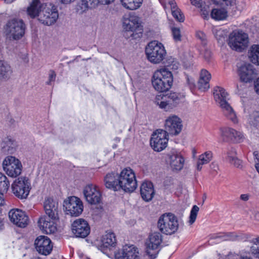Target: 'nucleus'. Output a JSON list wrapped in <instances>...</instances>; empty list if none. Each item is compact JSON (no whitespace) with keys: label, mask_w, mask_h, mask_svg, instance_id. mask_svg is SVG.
<instances>
[{"label":"nucleus","mask_w":259,"mask_h":259,"mask_svg":"<svg viewBox=\"0 0 259 259\" xmlns=\"http://www.w3.org/2000/svg\"><path fill=\"white\" fill-rule=\"evenodd\" d=\"M172 82V74L166 68L156 71L152 79L153 88L155 90L161 92L156 96L155 103L166 111L175 107L179 101L178 95L176 93H170L166 95L162 93L171 88Z\"/></svg>","instance_id":"nucleus-1"},{"label":"nucleus","mask_w":259,"mask_h":259,"mask_svg":"<svg viewBox=\"0 0 259 259\" xmlns=\"http://www.w3.org/2000/svg\"><path fill=\"white\" fill-rule=\"evenodd\" d=\"M228 94L225 90L220 87L213 89V96L215 102L219 105L224 116L234 123L238 122L236 113L227 101Z\"/></svg>","instance_id":"nucleus-2"},{"label":"nucleus","mask_w":259,"mask_h":259,"mask_svg":"<svg viewBox=\"0 0 259 259\" xmlns=\"http://www.w3.org/2000/svg\"><path fill=\"white\" fill-rule=\"evenodd\" d=\"M122 26L124 30V35L128 38L140 37L143 33V26L141 25L140 18L135 14H130L123 18Z\"/></svg>","instance_id":"nucleus-3"},{"label":"nucleus","mask_w":259,"mask_h":259,"mask_svg":"<svg viewBox=\"0 0 259 259\" xmlns=\"http://www.w3.org/2000/svg\"><path fill=\"white\" fill-rule=\"evenodd\" d=\"M119 190L132 192L137 187V182L134 171L130 167L124 168L118 176Z\"/></svg>","instance_id":"nucleus-4"},{"label":"nucleus","mask_w":259,"mask_h":259,"mask_svg":"<svg viewBox=\"0 0 259 259\" xmlns=\"http://www.w3.org/2000/svg\"><path fill=\"white\" fill-rule=\"evenodd\" d=\"M145 53L147 59L150 62L158 64L164 59L166 51L161 43L157 41H152L146 46Z\"/></svg>","instance_id":"nucleus-5"},{"label":"nucleus","mask_w":259,"mask_h":259,"mask_svg":"<svg viewBox=\"0 0 259 259\" xmlns=\"http://www.w3.org/2000/svg\"><path fill=\"white\" fill-rule=\"evenodd\" d=\"M59 17L57 7L52 4L43 3L39 12L38 21L42 24L51 26L56 23Z\"/></svg>","instance_id":"nucleus-6"},{"label":"nucleus","mask_w":259,"mask_h":259,"mask_svg":"<svg viewBox=\"0 0 259 259\" xmlns=\"http://www.w3.org/2000/svg\"><path fill=\"white\" fill-rule=\"evenodd\" d=\"M5 29L7 37L18 40L25 33V25L21 19H13L8 22Z\"/></svg>","instance_id":"nucleus-7"},{"label":"nucleus","mask_w":259,"mask_h":259,"mask_svg":"<svg viewBox=\"0 0 259 259\" xmlns=\"http://www.w3.org/2000/svg\"><path fill=\"white\" fill-rule=\"evenodd\" d=\"M157 226L163 234H174L177 231L179 227L177 218L171 213L163 214L159 218Z\"/></svg>","instance_id":"nucleus-8"},{"label":"nucleus","mask_w":259,"mask_h":259,"mask_svg":"<svg viewBox=\"0 0 259 259\" xmlns=\"http://www.w3.org/2000/svg\"><path fill=\"white\" fill-rule=\"evenodd\" d=\"M31 188L30 181L26 177L18 178L12 184V193L20 199H26L28 197Z\"/></svg>","instance_id":"nucleus-9"},{"label":"nucleus","mask_w":259,"mask_h":259,"mask_svg":"<svg viewBox=\"0 0 259 259\" xmlns=\"http://www.w3.org/2000/svg\"><path fill=\"white\" fill-rule=\"evenodd\" d=\"M248 43L247 34L241 30H234L229 35L228 45L232 50L241 52L246 48Z\"/></svg>","instance_id":"nucleus-10"},{"label":"nucleus","mask_w":259,"mask_h":259,"mask_svg":"<svg viewBox=\"0 0 259 259\" xmlns=\"http://www.w3.org/2000/svg\"><path fill=\"white\" fill-rule=\"evenodd\" d=\"M162 242V236L158 232L150 234L146 242V252L152 259L156 257L161 249V244Z\"/></svg>","instance_id":"nucleus-11"},{"label":"nucleus","mask_w":259,"mask_h":259,"mask_svg":"<svg viewBox=\"0 0 259 259\" xmlns=\"http://www.w3.org/2000/svg\"><path fill=\"white\" fill-rule=\"evenodd\" d=\"M3 168L8 176L16 178L22 172V165L15 157L8 156L3 160Z\"/></svg>","instance_id":"nucleus-12"},{"label":"nucleus","mask_w":259,"mask_h":259,"mask_svg":"<svg viewBox=\"0 0 259 259\" xmlns=\"http://www.w3.org/2000/svg\"><path fill=\"white\" fill-rule=\"evenodd\" d=\"M63 206L66 213L71 217H78L83 210L82 201L76 196H71L64 201Z\"/></svg>","instance_id":"nucleus-13"},{"label":"nucleus","mask_w":259,"mask_h":259,"mask_svg":"<svg viewBox=\"0 0 259 259\" xmlns=\"http://www.w3.org/2000/svg\"><path fill=\"white\" fill-rule=\"evenodd\" d=\"M168 141V135L164 130L158 129L152 135L150 145L154 151L160 152L166 147Z\"/></svg>","instance_id":"nucleus-14"},{"label":"nucleus","mask_w":259,"mask_h":259,"mask_svg":"<svg viewBox=\"0 0 259 259\" xmlns=\"http://www.w3.org/2000/svg\"><path fill=\"white\" fill-rule=\"evenodd\" d=\"M183 127L182 121L180 118L175 115L168 116L165 121V130L166 134L177 136L179 135Z\"/></svg>","instance_id":"nucleus-15"},{"label":"nucleus","mask_w":259,"mask_h":259,"mask_svg":"<svg viewBox=\"0 0 259 259\" xmlns=\"http://www.w3.org/2000/svg\"><path fill=\"white\" fill-rule=\"evenodd\" d=\"M71 230L75 237L81 238L87 237L91 231L89 223L83 219L75 220L72 224Z\"/></svg>","instance_id":"nucleus-16"},{"label":"nucleus","mask_w":259,"mask_h":259,"mask_svg":"<svg viewBox=\"0 0 259 259\" xmlns=\"http://www.w3.org/2000/svg\"><path fill=\"white\" fill-rule=\"evenodd\" d=\"M83 193L87 201L91 204H97L101 201V194L96 185H87L83 189Z\"/></svg>","instance_id":"nucleus-17"},{"label":"nucleus","mask_w":259,"mask_h":259,"mask_svg":"<svg viewBox=\"0 0 259 259\" xmlns=\"http://www.w3.org/2000/svg\"><path fill=\"white\" fill-rule=\"evenodd\" d=\"M9 217L11 222L19 227L25 228L28 224V217L21 210L11 209L9 212Z\"/></svg>","instance_id":"nucleus-18"},{"label":"nucleus","mask_w":259,"mask_h":259,"mask_svg":"<svg viewBox=\"0 0 259 259\" xmlns=\"http://www.w3.org/2000/svg\"><path fill=\"white\" fill-rule=\"evenodd\" d=\"M34 246L39 253L45 255L49 254L53 248L51 240L45 236L37 237L35 240Z\"/></svg>","instance_id":"nucleus-19"},{"label":"nucleus","mask_w":259,"mask_h":259,"mask_svg":"<svg viewBox=\"0 0 259 259\" xmlns=\"http://www.w3.org/2000/svg\"><path fill=\"white\" fill-rule=\"evenodd\" d=\"M116 259H141L138 248L133 245H125L121 251L115 254Z\"/></svg>","instance_id":"nucleus-20"},{"label":"nucleus","mask_w":259,"mask_h":259,"mask_svg":"<svg viewBox=\"0 0 259 259\" xmlns=\"http://www.w3.org/2000/svg\"><path fill=\"white\" fill-rule=\"evenodd\" d=\"M238 74L241 81L245 82L251 81L256 76L253 66L250 64H245L240 66L238 69Z\"/></svg>","instance_id":"nucleus-21"},{"label":"nucleus","mask_w":259,"mask_h":259,"mask_svg":"<svg viewBox=\"0 0 259 259\" xmlns=\"http://www.w3.org/2000/svg\"><path fill=\"white\" fill-rule=\"evenodd\" d=\"M44 207L46 214L53 220L58 219V203L52 198L45 199Z\"/></svg>","instance_id":"nucleus-22"},{"label":"nucleus","mask_w":259,"mask_h":259,"mask_svg":"<svg viewBox=\"0 0 259 259\" xmlns=\"http://www.w3.org/2000/svg\"><path fill=\"white\" fill-rule=\"evenodd\" d=\"M54 221L48 216H41L38 221V226L44 233L46 234L54 233L56 231V227Z\"/></svg>","instance_id":"nucleus-23"},{"label":"nucleus","mask_w":259,"mask_h":259,"mask_svg":"<svg viewBox=\"0 0 259 259\" xmlns=\"http://www.w3.org/2000/svg\"><path fill=\"white\" fill-rule=\"evenodd\" d=\"M221 135L224 140H231L235 142H239L243 138V135L230 127H222L220 128Z\"/></svg>","instance_id":"nucleus-24"},{"label":"nucleus","mask_w":259,"mask_h":259,"mask_svg":"<svg viewBox=\"0 0 259 259\" xmlns=\"http://www.w3.org/2000/svg\"><path fill=\"white\" fill-rule=\"evenodd\" d=\"M116 243V239L114 233L106 232V234L103 236L101 240V250L105 253L108 248L110 249L111 247L115 246Z\"/></svg>","instance_id":"nucleus-25"},{"label":"nucleus","mask_w":259,"mask_h":259,"mask_svg":"<svg viewBox=\"0 0 259 259\" xmlns=\"http://www.w3.org/2000/svg\"><path fill=\"white\" fill-rule=\"evenodd\" d=\"M140 192L142 198L145 201L151 200L155 194L153 184L150 182L143 183L141 186Z\"/></svg>","instance_id":"nucleus-26"},{"label":"nucleus","mask_w":259,"mask_h":259,"mask_svg":"<svg viewBox=\"0 0 259 259\" xmlns=\"http://www.w3.org/2000/svg\"><path fill=\"white\" fill-rule=\"evenodd\" d=\"M119 175L115 172L108 173L104 178V183L107 188L115 191H119L118 181L117 180Z\"/></svg>","instance_id":"nucleus-27"},{"label":"nucleus","mask_w":259,"mask_h":259,"mask_svg":"<svg viewBox=\"0 0 259 259\" xmlns=\"http://www.w3.org/2000/svg\"><path fill=\"white\" fill-rule=\"evenodd\" d=\"M211 74L205 69H202L200 78L198 81V89L202 91H205L209 88V80Z\"/></svg>","instance_id":"nucleus-28"},{"label":"nucleus","mask_w":259,"mask_h":259,"mask_svg":"<svg viewBox=\"0 0 259 259\" xmlns=\"http://www.w3.org/2000/svg\"><path fill=\"white\" fill-rule=\"evenodd\" d=\"M248 239V235L245 234H237L235 232L222 233V241H246Z\"/></svg>","instance_id":"nucleus-29"},{"label":"nucleus","mask_w":259,"mask_h":259,"mask_svg":"<svg viewBox=\"0 0 259 259\" xmlns=\"http://www.w3.org/2000/svg\"><path fill=\"white\" fill-rule=\"evenodd\" d=\"M170 165L176 170H181L184 166V159L182 156L177 152L172 153L169 155Z\"/></svg>","instance_id":"nucleus-30"},{"label":"nucleus","mask_w":259,"mask_h":259,"mask_svg":"<svg viewBox=\"0 0 259 259\" xmlns=\"http://www.w3.org/2000/svg\"><path fill=\"white\" fill-rule=\"evenodd\" d=\"M42 4L39 0H33L30 6L27 8V13L28 15L32 19L36 17H37L38 19Z\"/></svg>","instance_id":"nucleus-31"},{"label":"nucleus","mask_w":259,"mask_h":259,"mask_svg":"<svg viewBox=\"0 0 259 259\" xmlns=\"http://www.w3.org/2000/svg\"><path fill=\"white\" fill-rule=\"evenodd\" d=\"M10 183L7 177L0 172V205H5V200L4 193L7 192Z\"/></svg>","instance_id":"nucleus-32"},{"label":"nucleus","mask_w":259,"mask_h":259,"mask_svg":"<svg viewBox=\"0 0 259 259\" xmlns=\"http://www.w3.org/2000/svg\"><path fill=\"white\" fill-rule=\"evenodd\" d=\"M166 3L170 6L172 16L180 22L184 21L185 17L181 10L178 7L175 0H167Z\"/></svg>","instance_id":"nucleus-33"},{"label":"nucleus","mask_w":259,"mask_h":259,"mask_svg":"<svg viewBox=\"0 0 259 259\" xmlns=\"http://www.w3.org/2000/svg\"><path fill=\"white\" fill-rule=\"evenodd\" d=\"M12 72L10 65L4 60H0V80H7L10 77Z\"/></svg>","instance_id":"nucleus-34"},{"label":"nucleus","mask_w":259,"mask_h":259,"mask_svg":"<svg viewBox=\"0 0 259 259\" xmlns=\"http://www.w3.org/2000/svg\"><path fill=\"white\" fill-rule=\"evenodd\" d=\"M1 147L2 151L5 153H13L15 150L14 141L8 137L3 139Z\"/></svg>","instance_id":"nucleus-35"},{"label":"nucleus","mask_w":259,"mask_h":259,"mask_svg":"<svg viewBox=\"0 0 259 259\" xmlns=\"http://www.w3.org/2000/svg\"><path fill=\"white\" fill-rule=\"evenodd\" d=\"M226 154V159L227 161L236 167L239 168L240 167L242 161L237 157L236 151L235 148H231L228 150Z\"/></svg>","instance_id":"nucleus-36"},{"label":"nucleus","mask_w":259,"mask_h":259,"mask_svg":"<svg viewBox=\"0 0 259 259\" xmlns=\"http://www.w3.org/2000/svg\"><path fill=\"white\" fill-rule=\"evenodd\" d=\"M248 56L252 63L259 65V45L252 46L248 53Z\"/></svg>","instance_id":"nucleus-37"},{"label":"nucleus","mask_w":259,"mask_h":259,"mask_svg":"<svg viewBox=\"0 0 259 259\" xmlns=\"http://www.w3.org/2000/svg\"><path fill=\"white\" fill-rule=\"evenodd\" d=\"M120 2L126 9L134 10L140 7L143 0H120Z\"/></svg>","instance_id":"nucleus-38"},{"label":"nucleus","mask_w":259,"mask_h":259,"mask_svg":"<svg viewBox=\"0 0 259 259\" xmlns=\"http://www.w3.org/2000/svg\"><path fill=\"white\" fill-rule=\"evenodd\" d=\"M228 12L224 8L213 9L211 12V18L217 20L225 19L228 16Z\"/></svg>","instance_id":"nucleus-39"},{"label":"nucleus","mask_w":259,"mask_h":259,"mask_svg":"<svg viewBox=\"0 0 259 259\" xmlns=\"http://www.w3.org/2000/svg\"><path fill=\"white\" fill-rule=\"evenodd\" d=\"M98 4H99V0H81L78 6L81 12H84L89 8L95 7Z\"/></svg>","instance_id":"nucleus-40"},{"label":"nucleus","mask_w":259,"mask_h":259,"mask_svg":"<svg viewBox=\"0 0 259 259\" xmlns=\"http://www.w3.org/2000/svg\"><path fill=\"white\" fill-rule=\"evenodd\" d=\"M213 33L218 41L220 44H223L225 41L227 37V31L221 28H213L212 29Z\"/></svg>","instance_id":"nucleus-41"},{"label":"nucleus","mask_w":259,"mask_h":259,"mask_svg":"<svg viewBox=\"0 0 259 259\" xmlns=\"http://www.w3.org/2000/svg\"><path fill=\"white\" fill-rule=\"evenodd\" d=\"M212 2L218 5L226 7L227 9L234 8L236 4V0H211Z\"/></svg>","instance_id":"nucleus-42"},{"label":"nucleus","mask_w":259,"mask_h":259,"mask_svg":"<svg viewBox=\"0 0 259 259\" xmlns=\"http://www.w3.org/2000/svg\"><path fill=\"white\" fill-rule=\"evenodd\" d=\"M212 158V153L211 151H206L203 154L200 155L199 158V161L201 164H206L211 160Z\"/></svg>","instance_id":"nucleus-43"},{"label":"nucleus","mask_w":259,"mask_h":259,"mask_svg":"<svg viewBox=\"0 0 259 259\" xmlns=\"http://www.w3.org/2000/svg\"><path fill=\"white\" fill-rule=\"evenodd\" d=\"M199 208L197 205H194L190 211L189 222L190 224H192L194 223L196 219L198 212L199 211Z\"/></svg>","instance_id":"nucleus-44"},{"label":"nucleus","mask_w":259,"mask_h":259,"mask_svg":"<svg viewBox=\"0 0 259 259\" xmlns=\"http://www.w3.org/2000/svg\"><path fill=\"white\" fill-rule=\"evenodd\" d=\"M171 31L174 40L176 42L181 41L182 35L180 28L172 27L171 28Z\"/></svg>","instance_id":"nucleus-45"},{"label":"nucleus","mask_w":259,"mask_h":259,"mask_svg":"<svg viewBox=\"0 0 259 259\" xmlns=\"http://www.w3.org/2000/svg\"><path fill=\"white\" fill-rule=\"evenodd\" d=\"M186 84L189 87L190 90L192 92L196 88L195 81L194 78L188 75L186 76Z\"/></svg>","instance_id":"nucleus-46"},{"label":"nucleus","mask_w":259,"mask_h":259,"mask_svg":"<svg viewBox=\"0 0 259 259\" xmlns=\"http://www.w3.org/2000/svg\"><path fill=\"white\" fill-rule=\"evenodd\" d=\"M200 14L204 19H207L209 15V9L208 6L205 5L203 7L200 8Z\"/></svg>","instance_id":"nucleus-47"},{"label":"nucleus","mask_w":259,"mask_h":259,"mask_svg":"<svg viewBox=\"0 0 259 259\" xmlns=\"http://www.w3.org/2000/svg\"><path fill=\"white\" fill-rule=\"evenodd\" d=\"M250 251L255 258L259 259V246H251Z\"/></svg>","instance_id":"nucleus-48"},{"label":"nucleus","mask_w":259,"mask_h":259,"mask_svg":"<svg viewBox=\"0 0 259 259\" xmlns=\"http://www.w3.org/2000/svg\"><path fill=\"white\" fill-rule=\"evenodd\" d=\"M56 76L55 72L53 70H51L49 73V80L47 82V83L49 85L51 84V82L55 80Z\"/></svg>","instance_id":"nucleus-49"},{"label":"nucleus","mask_w":259,"mask_h":259,"mask_svg":"<svg viewBox=\"0 0 259 259\" xmlns=\"http://www.w3.org/2000/svg\"><path fill=\"white\" fill-rule=\"evenodd\" d=\"M196 36L202 41H204V45L206 44V36L203 32L201 31L197 32L196 33Z\"/></svg>","instance_id":"nucleus-50"},{"label":"nucleus","mask_w":259,"mask_h":259,"mask_svg":"<svg viewBox=\"0 0 259 259\" xmlns=\"http://www.w3.org/2000/svg\"><path fill=\"white\" fill-rule=\"evenodd\" d=\"M211 52L208 49H205L204 52V58L207 61L209 62L211 58Z\"/></svg>","instance_id":"nucleus-51"},{"label":"nucleus","mask_w":259,"mask_h":259,"mask_svg":"<svg viewBox=\"0 0 259 259\" xmlns=\"http://www.w3.org/2000/svg\"><path fill=\"white\" fill-rule=\"evenodd\" d=\"M192 5L201 8L202 2V0H190Z\"/></svg>","instance_id":"nucleus-52"},{"label":"nucleus","mask_w":259,"mask_h":259,"mask_svg":"<svg viewBox=\"0 0 259 259\" xmlns=\"http://www.w3.org/2000/svg\"><path fill=\"white\" fill-rule=\"evenodd\" d=\"M210 239H219L222 241V233L212 234L210 237Z\"/></svg>","instance_id":"nucleus-53"},{"label":"nucleus","mask_w":259,"mask_h":259,"mask_svg":"<svg viewBox=\"0 0 259 259\" xmlns=\"http://www.w3.org/2000/svg\"><path fill=\"white\" fill-rule=\"evenodd\" d=\"M76 0H58L61 4L67 5L73 3Z\"/></svg>","instance_id":"nucleus-54"},{"label":"nucleus","mask_w":259,"mask_h":259,"mask_svg":"<svg viewBox=\"0 0 259 259\" xmlns=\"http://www.w3.org/2000/svg\"><path fill=\"white\" fill-rule=\"evenodd\" d=\"M114 1V0H99V3L102 5H108Z\"/></svg>","instance_id":"nucleus-55"},{"label":"nucleus","mask_w":259,"mask_h":259,"mask_svg":"<svg viewBox=\"0 0 259 259\" xmlns=\"http://www.w3.org/2000/svg\"><path fill=\"white\" fill-rule=\"evenodd\" d=\"M249 198V195L244 194L240 195V199L243 201H247Z\"/></svg>","instance_id":"nucleus-56"},{"label":"nucleus","mask_w":259,"mask_h":259,"mask_svg":"<svg viewBox=\"0 0 259 259\" xmlns=\"http://www.w3.org/2000/svg\"><path fill=\"white\" fill-rule=\"evenodd\" d=\"M251 243L254 245H259V236L251 240Z\"/></svg>","instance_id":"nucleus-57"},{"label":"nucleus","mask_w":259,"mask_h":259,"mask_svg":"<svg viewBox=\"0 0 259 259\" xmlns=\"http://www.w3.org/2000/svg\"><path fill=\"white\" fill-rule=\"evenodd\" d=\"M255 89L256 93L259 94V77L257 78L255 84Z\"/></svg>","instance_id":"nucleus-58"},{"label":"nucleus","mask_w":259,"mask_h":259,"mask_svg":"<svg viewBox=\"0 0 259 259\" xmlns=\"http://www.w3.org/2000/svg\"><path fill=\"white\" fill-rule=\"evenodd\" d=\"M240 259H253V258L250 256L241 254L240 256Z\"/></svg>","instance_id":"nucleus-59"},{"label":"nucleus","mask_w":259,"mask_h":259,"mask_svg":"<svg viewBox=\"0 0 259 259\" xmlns=\"http://www.w3.org/2000/svg\"><path fill=\"white\" fill-rule=\"evenodd\" d=\"M203 164H201V162L198 160V162H197V170H200L202 168V165H203Z\"/></svg>","instance_id":"nucleus-60"},{"label":"nucleus","mask_w":259,"mask_h":259,"mask_svg":"<svg viewBox=\"0 0 259 259\" xmlns=\"http://www.w3.org/2000/svg\"><path fill=\"white\" fill-rule=\"evenodd\" d=\"M255 168L259 173V163H256L255 165Z\"/></svg>","instance_id":"nucleus-61"},{"label":"nucleus","mask_w":259,"mask_h":259,"mask_svg":"<svg viewBox=\"0 0 259 259\" xmlns=\"http://www.w3.org/2000/svg\"><path fill=\"white\" fill-rule=\"evenodd\" d=\"M3 223L1 219H0V230L2 229V227H3Z\"/></svg>","instance_id":"nucleus-62"},{"label":"nucleus","mask_w":259,"mask_h":259,"mask_svg":"<svg viewBox=\"0 0 259 259\" xmlns=\"http://www.w3.org/2000/svg\"><path fill=\"white\" fill-rule=\"evenodd\" d=\"M254 156L256 157V158H257V157H256L257 154H255V152H254Z\"/></svg>","instance_id":"nucleus-63"},{"label":"nucleus","mask_w":259,"mask_h":259,"mask_svg":"<svg viewBox=\"0 0 259 259\" xmlns=\"http://www.w3.org/2000/svg\"><path fill=\"white\" fill-rule=\"evenodd\" d=\"M4 205H0V206H3Z\"/></svg>","instance_id":"nucleus-64"}]
</instances>
